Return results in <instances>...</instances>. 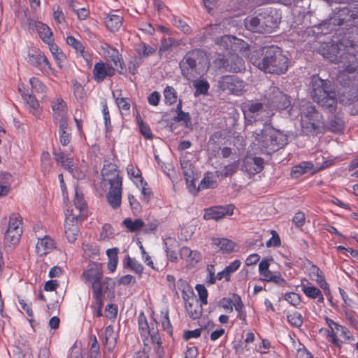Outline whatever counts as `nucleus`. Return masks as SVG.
<instances>
[{
    "mask_svg": "<svg viewBox=\"0 0 358 358\" xmlns=\"http://www.w3.org/2000/svg\"><path fill=\"white\" fill-rule=\"evenodd\" d=\"M53 156L55 162L60 164L63 169L71 174H74L76 166L70 155L62 151H54Z\"/></svg>",
    "mask_w": 358,
    "mask_h": 358,
    "instance_id": "obj_25",
    "label": "nucleus"
},
{
    "mask_svg": "<svg viewBox=\"0 0 358 358\" xmlns=\"http://www.w3.org/2000/svg\"><path fill=\"white\" fill-rule=\"evenodd\" d=\"M209 65L206 52L200 48L187 51L179 63L181 74L189 81L205 74Z\"/></svg>",
    "mask_w": 358,
    "mask_h": 358,
    "instance_id": "obj_2",
    "label": "nucleus"
},
{
    "mask_svg": "<svg viewBox=\"0 0 358 358\" xmlns=\"http://www.w3.org/2000/svg\"><path fill=\"white\" fill-rule=\"evenodd\" d=\"M264 104L271 111L282 110L290 106L291 101L278 87L271 86L265 92Z\"/></svg>",
    "mask_w": 358,
    "mask_h": 358,
    "instance_id": "obj_9",
    "label": "nucleus"
},
{
    "mask_svg": "<svg viewBox=\"0 0 358 358\" xmlns=\"http://www.w3.org/2000/svg\"><path fill=\"white\" fill-rule=\"evenodd\" d=\"M325 322L329 327L327 330V338L335 346L341 348L342 346L343 338L344 341H353L354 338L349 329L342 325L336 323L334 320L329 317H325Z\"/></svg>",
    "mask_w": 358,
    "mask_h": 358,
    "instance_id": "obj_10",
    "label": "nucleus"
},
{
    "mask_svg": "<svg viewBox=\"0 0 358 358\" xmlns=\"http://www.w3.org/2000/svg\"><path fill=\"white\" fill-rule=\"evenodd\" d=\"M105 334V345L108 351L111 352L114 350L117 343V336L111 325L107 326L104 330Z\"/></svg>",
    "mask_w": 358,
    "mask_h": 358,
    "instance_id": "obj_39",
    "label": "nucleus"
},
{
    "mask_svg": "<svg viewBox=\"0 0 358 358\" xmlns=\"http://www.w3.org/2000/svg\"><path fill=\"white\" fill-rule=\"evenodd\" d=\"M262 33H271L278 27L280 21L271 14L261 13Z\"/></svg>",
    "mask_w": 358,
    "mask_h": 358,
    "instance_id": "obj_29",
    "label": "nucleus"
},
{
    "mask_svg": "<svg viewBox=\"0 0 358 358\" xmlns=\"http://www.w3.org/2000/svg\"><path fill=\"white\" fill-rule=\"evenodd\" d=\"M127 173L128 177L131 180H132L136 185H138V182H143L144 180L142 177V173L141 170L138 169L137 166H135L132 164H129L127 168Z\"/></svg>",
    "mask_w": 358,
    "mask_h": 358,
    "instance_id": "obj_42",
    "label": "nucleus"
},
{
    "mask_svg": "<svg viewBox=\"0 0 358 358\" xmlns=\"http://www.w3.org/2000/svg\"><path fill=\"white\" fill-rule=\"evenodd\" d=\"M22 233L7 230L5 233L3 243L6 247L15 246L20 242Z\"/></svg>",
    "mask_w": 358,
    "mask_h": 358,
    "instance_id": "obj_44",
    "label": "nucleus"
},
{
    "mask_svg": "<svg viewBox=\"0 0 358 358\" xmlns=\"http://www.w3.org/2000/svg\"><path fill=\"white\" fill-rule=\"evenodd\" d=\"M222 31L223 29L221 24H213L206 27L205 34L206 36H213L217 34L222 33Z\"/></svg>",
    "mask_w": 358,
    "mask_h": 358,
    "instance_id": "obj_62",
    "label": "nucleus"
},
{
    "mask_svg": "<svg viewBox=\"0 0 358 358\" xmlns=\"http://www.w3.org/2000/svg\"><path fill=\"white\" fill-rule=\"evenodd\" d=\"M7 230L22 233V218L18 213L10 215Z\"/></svg>",
    "mask_w": 358,
    "mask_h": 358,
    "instance_id": "obj_41",
    "label": "nucleus"
},
{
    "mask_svg": "<svg viewBox=\"0 0 358 358\" xmlns=\"http://www.w3.org/2000/svg\"><path fill=\"white\" fill-rule=\"evenodd\" d=\"M135 51L140 58L148 57L157 51V46H151L143 41L136 44Z\"/></svg>",
    "mask_w": 358,
    "mask_h": 358,
    "instance_id": "obj_36",
    "label": "nucleus"
},
{
    "mask_svg": "<svg viewBox=\"0 0 358 358\" xmlns=\"http://www.w3.org/2000/svg\"><path fill=\"white\" fill-rule=\"evenodd\" d=\"M81 280L91 287L92 292L108 290V282L111 279L103 277L101 264L90 262L80 275Z\"/></svg>",
    "mask_w": 358,
    "mask_h": 358,
    "instance_id": "obj_7",
    "label": "nucleus"
},
{
    "mask_svg": "<svg viewBox=\"0 0 358 358\" xmlns=\"http://www.w3.org/2000/svg\"><path fill=\"white\" fill-rule=\"evenodd\" d=\"M215 63L220 69L230 72L238 73L245 69L244 60L236 53L219 55Z\"/></svg>",
    "mask_w": 358,
    "mask_h": 358,
    "instance_id": "obj_12",
    "label": "nucleus"
},
{
    "mask_svg": "<svg viewBox=\"0 0 358 358\" xmlns=\"http://www.w3.org/2000/svg\"><path fill=\"white\" fill-rule=\"evenodd\" d=\"M125 265L140 276L143 273V266L138 260L129 256H127L125 259Z\"/></svg>",
    "mask_w": 358,
    "mask_h": 358,
    "instance_id": "obj_48",
    "label": "nucleus"
},
{
    "mask_svg": "<svg viewBox=\"0 0 358 358\" xmlns=\"http://www.w3.org/2000/svg\"><path fill=\"white\" fill-rule=\"evenodd\" d=\"M311 96L315 102L328 110L334 112L337 107L336 92L331 83L328 80H324L317 75L311 78Z\"/></svg>",
    "mask_w": 358,
    "mask_h": 358,
    "instance_id": "obj_5",
    "label": "nucleus"
},
{
    "mask_svg": "<svg viewBox=\"0 0 358 358\" xmlns=\"http://www.w3.org/2000/svg\"><path fill=\"white\" fill-rule=\"evenodd\" d=\"M87 213L88 211L83 210L82 208H80L73 206V207L65 210V219L71 220V222H80L87 217Z\"/></svg>",
    "mask_w": 358,
    "mask_h": 358,
    "instance_id": "obj_33",
    "label": "nucleus"
},
{
    "mask_svg": "<svg viewBox=\"0 0 358 358\" xmlns=\"http://www.w3.org/2000/svg\"><path fill=\"white\" fill-rule=\"evenodd\" d=\"M233 306L235 310L238 312L237 317L243 322V324L247 325V313L239 295H233Z\"/></svg>",
    "mask_w": 358,
    "mask_h": 358,
    "instance_id": "obj_35",
    "label": "nucleus"
},
{
    "mask_svg": "<svg viewBox=\"0 0 358 358\" xmlns=\"http://www.w3.org/2000/svg\"><path fill=\"white\" fill-rule=\"evenodd\" d=\"M235 206L233 204L224 206H215L205 209L203 219L206 220H213L218 221L226 216L234 214Z\"/></svg>",
    "mask_w": 358,
    "mask_h": 358,
    "instance_id": "obj_17",
    "label": "nucleus"
},
{
    "mask_svg": "<svg viewBox=\"0 0 358 358\" xmlns=\"http://www.w3.org/2000/svg\"><path fill=\"white\" fill-rule=\"evenodd\" d=\"M260 280L262 281L273 282L277 285L283 286L286 280L282 277L279 271H271L269 268L259 273Z\"/></svg>",
    "mask_w": 358,
    "mask_h": 358,
    "instance_id": "obj_30",
    "label": "nucleus"
},
{
    "mask_svg": "<svg viewBox=\"0 0 358 358\" xmlns=\"http://www.w3.org/2000/svg\"><path fill=\"white\" fill-rule=\"evenodd\" d=\"M123 18L121 15L108 13L104 17V23L111 32L117 31L122 25Z\"/></svg>",
    "mask_w": 358,
    "mask_h": 358,
    "instance_id": "obj_32",
    "label": "nucleus"
},
{
    "mask_svg": "<svg viewBox=\"0 0 358 358\" xmlns=\"http://www.w3.org/2000/svg\"><path fill=\"white\" fill-rule=\"evenodd\" d=\"M73 91L74 96L77 99L82 100L85 97V91L84 87L77 80H72Z\"/></svg>",
    "mask_w": 358,
    "mask_h": 358,
    "instance_id": "obj_56",
    "label": "nucleus"
},
{
    "mask_svg": "<svg viewBox=\"0 0 358 358\" xmlns=\"http://www.w3.org/2000/svg\"><path fill=\"white\" fill-rule=\"evenodd\" d=\"M195 288L199 296V303L203 305H207L208 293L206 287L203 285L199 284L197 285Z\"/></svg>",
    "mask_w": 358,
    "mask_h": 358,
    "instance_id": "obj_60",
    "label": "nucleus"
},
{
    "mask_svg": "<svg viewBox=\"0 0 358 358\" xmlns=\"http://www.w3.org/2000/svg\"><path fill=\"white\" fill-rule=\"evenodd\" d=\"M292 224L296 228L301 229L306 223V215L301 210H298L292 219Z\"/></svg>",
    "mask_w": 358,
    "mask_h": 358,
    "instance_id": "obj_58",
    "label": "nucleus"
},
{
    "mask_svg": "<svg viewBox=\"0 0 358 358\" xmlns=\"http://www.w3.org/2000/svg\"><path fill=\"white\" fill-rule=\"evenodd\" d=\"M138 331L141 336L143 344L149 348H153L156 351L161 348V338L158 332L156 321L148 322L143 311L138 317Z\"/></svg>",
    "mask_w": 358,
    "mask_h": 358,
    "instance_id": "obj_8",
    "label": "nucleus"
},
{
    "mask_svg": "<svg viewBox=\"0 0 358 358\" xmlns=\"http://www.w3.org/2000/svg\"><path fill=\"white\" fill-rule=\"evenodd\" d=\"M287 320L289 324L294 327H300L303 322L302 315L297 311L288 313Z\"/></svg>",
    "mask_w": 358,
    "mask_h": 358,
    "instance_id": "obj_50",
    "label": "nucleus"
},
{
    "mask_svg": "<svg viewBox=\"0 0 358 358\" xmlns=\"http://www.w3.org/2000/svg\"><path fill=\"white\" fill-rule=\"evenodd\" d=\"M78 222H71L65 219L64 232L69 243H74L79 232Z\"/></svg>",
    "mask_w": 358,
    "mask_h": 358,
    "instance_id": "obj_34",
    "label": "nucleus"
},
{
    "mask_svg": "<svg viewBox=\"0 0 358 358\" xmlns=\"http://www.w3.org/2000/svg\"><path fill=\"white\" fill-rule=\"evenodd\" d=\"M107 290L92 292L93 302L90 306L94 317H100L102 316V308L103 306L104 294Z\"/></svg>",
    "mask_w": 358,
    "mask_h": 358,
    "instance_id": "obj_28",
    "label": "nucleus"
},
{
    "mask_svg": "<svg viewBox=\"0 0 358 358\" xmlns=\"http://www.w3.org/2000/svg\"><path fill=\"white\" fill-rule=\"evenodd\" d=\"M82 248L85 253L89 257L96 256L99 254V248L88 243H83Z\"/></svg>",
    "mask_w": 358,
    "mask_h": 358,
    "instance_id": "obj_61",
    "label": "nucleus"
},
{
    "mask_svg": "<svg viewBox=\"0 0 358 358\" xmlns=\"http://www.w3.org/2000/svg\"><path fill=\"white\" fill-rule=\"evenodd\" d=\"M343 45L331 42L324 43L320 45L318 52L327 59L332 63L338 64L343 71L352 73L357 67V57L355 54L341 49Z\"/></svg>",
    "mask_w": 358,
    "mask_h": 358,
    "instance_id": "obj_3",
    "label": "nucleus"
},
{
    "mask_svg": "<svg viewBox=\"0 0 358 358\" xmlns=\"http://www.w3.org/2000/svg\"><path fill=\"white\" fill-rule=\"evenodd\" d=\"M73 206L77 208H82L83 210L88 211L87 204L84 199L83 194L77 187L75 189Z\"/></svg>",
    "mask_w": 358,
    "mask_h": 358,
    "instance_id": "obj_52",
    "label": "nucleus"
},
{
    "mask_svg": "<svg viewBox=\"0 0 358 358\" xmlns=\"http://www.w3.org/2000/svg\"><path fill=\"white\" fill-rule=\"evenodd\" d=\"M253 144L262 154L271 155L287 144V137L272 127L265 125L260 131L253 133Z\"/></svg>",
    "mask_w": 358,
    "mask_h": 358,
    "instance_id": "obj_4",
    "label": "nucleus"
},
{
    "mask_svg": "<svg viewBox=\"0 0 358 358\" xmlns=\"http://www.w3.org/2000/svg\"><path fill=\"white\" fill-rule=\"evenodd\" d=\"M215 43L224 49L236 51L238 49L241 50L244 48L245 42L234 36L224 35L220 38H217Z\"/></svg>",
    "mask_w": 358,
    "mask_h": 358,
    "instance_id": "obj_20",
    "label": "nucleus"
},
{
    "mask_svg": "<svg viewBox=\"0 0 358 358\" xmlns=\"http://www.w3.org/2000/svg\"><path fill=\"white\" fill-rule=\"evenodd\" d=\"M313 168V164L309 162H303L292 168L291 176L294 178H298L301 176L307 173Z\"/></svg>",
    "mask_w": 358,
    "mask_h": 358,
    "instance_id": "obj_38",
    "label": "nucleus"
},
{
    "mask_svg": "<svg viewBox=\"0 0 358 358\" xmlns=\"http://www.w3.org/2000/svg\"><path fill=\"white\" fill-rule=\"evenodd\" d=\"M182 297L185 302V308L187 315L193 320L199 319L203 314V304L199 303L194 291L191 288L182 291Z\"/></svg>",
    "mask_w": 358,
    "mask_h": 358,
    "instance_id": "obj_11",
    "label": "nucleus"
},
{
    "mask_svg": "<svg viewBox=\"0 0 358 358\" xmlns=\"http://www.w3.org/2000/svg\"><path fill=\"white\" fill-rule=\"evenodd\" d=\"M217 86L222 91H229L231 94L240 95L245 91V83L236 76H222L220 78Z\"/></svg>",
    "mask_w": 358,
    "mask_h": 358,
    "instance_id": "obj_13",
    "label": "nucleus"
},
{
    "mask_svg": "<svg viewBox=\"0 0 358 358\" xmlns=\"http://www.w3.org/2000/svg\"><path fill=\"white\" fill-rule=\"evenodd\" d=\"M301 287L302 292L308 298L316 299L317 303H324V298L319 288L312 285L308 280L306 284L301 283Z\"/></svg>",
    "mask_w": 358,
    "mask_h": 358,
    "instance_id": "obj_27",
    "label": "nucleus"
},
{
    "mask_svg": "<svg viewBox=\"0 0 358 358\" xmlns=\"http://www.w3.org/2000/svg\"><path fill=\"white\" fill-rule=\"evenodd\" d=\"M301 127L305 134L317 136L322 132V116L310 102H306L301 108Z\"/></svg>",
    "mask_w": 358,
    "mask_h": 358,
    "instance_id": "obj_6",
    "label": "nucleus"
},
{
    "mask_svg": "<svg viewBox=\"0 0 358 358\" xmlns=\"http://www.w3.org/2000/svg\"><path fill=\"white\" fill-rule=\"evenodd\" d=\"M310 275L313 280L315 281L319 287L323 289L327 295L331 294L329 284L327 282L324 273L322 270L315 265H313L310 268Z\"/></svg>",
    "mask_w": 358,
    "mask_h": 358,
    "instance_id": "obj_24",
    "label": "nucleus"
},
{
    "mask_svg": "<svg viewBox=\"0 0 358 358\" xmlns=\"http://www.w3.org/2000/svg\"><path fill=\"white\" fill-rule=\"evenodd\" d=\"M27 62L43 73H48L53 71L48 57L39 49L31 50L28 53Z\"/></svg>",
    "mask_w": 358,
    "mask_h": 358,
    "instance_id": "obj_16",
    "label": "nucleus"
},
{
    "mask_svg": "<svg viewBox=\"0 0 358 358\" xmlns=\"http://www.w3.org/2000/svg\"><path fill=\"white\" fill-rule=\"evenodd\" d=\"M165 103L166 105H173L176 103L178 99L177 92L172 86H166L163 92Z\"/></svg>",
    "mask_w": 358,
    "mask_h": 358,
    "instance_id": "obj_47",
    "label": "nucleus"
},
{
    "mask_svg": "<svg viewBox=\"0 0 358 358\" xmlns=\"http://www.w3.org/2000/svg\"><path fill=\"white\" fill-rule=\"evenodd\" d=\"M52 110V119L59 127H64L68 122V106L66 101L61 96H57L50 101Z\"/></svg>",
    "mask_w": 358,
    "mask_h": 358,
    "instance_id": "obj_14",
    "label": "nucleus"
},
{
    "mask_svg": "<svg viewBox=\"0 0 358 358\" xmlns=\"http://www.w3.org/2000/svg\"><path fill=\"white\" fill-rule=\"evenodd\" d=\"M66 43L76 50V52H83L85 50L83 44L73 36H68L66 38Z\"/></svg>",
    "mask_w": 358,
    "mask_h": 358,
    "instance_id": "obj_57",
    "label": "nucleus"
},
{
    "mask_svg": "<svg viewBox=\"0 0 358 358\" xmlns=\"http://www.w3.org/2000/svg\"><path fill=\"white\" fill-rule=\"evenodd\" d=\"M46 44L48 45L49 50H50V52L52 53L56 63L58 64V66H60L59 62H61L65 59L64 55L63 54V52L62 51H60L58 45L56 43H55L54 38L52 39L51 42H50L49 43H46Z\"/></svg>",
    "mask_w": 358,
    "mask_h": 358,
    "instance_id": "obj_51",
    "label": "nucleus"
},
{
    "mask_svg": "<svg viewBox=\"0 0 358 358\" xmlns=\"http://www.w3.org/2000/svg\"><path fill=\"white\" fill-rule=\"evenodd\" d=\"M113 229L110 224H104L100 233L101 240H107L113 237Z\"/></svg>",
    "mask_w": 358,
    "mask_h": 358,
    "instance_id": "obj_63",
    "label": "nucleus"
},
{
    "mask_svg": "<svg viewBox=\"0 0 358 358\" xmlns=\"http://www.w3.org/2000/svg\"><path fill=\"white\" fill-rule=\"evenodd\" d=\"M68 127V122H66V124L64 127H59V137L60 143L65 146L67 145L71 140V135L70 133L67 132L66 129Z\"/></svg>",
    "mask_w": 358,
    "mask_h": 358,
    "instance_id": "obj_54",
    "label": "nucleus"
},
{
    "mask_svg": "<svg viewBox=\"0 0 358 358\" xmlns=\"http://www.w3.org/2000/svg\"><path fill=\"white\" fill-rule=\"evenodd\" d=\"M122 186H110L106 201L113 209H117L122 203Z\"/></svg>",
    "mask_w": 358,
    "mask_h": 358,
    "instance_id": "obj_22",
    "label": "nucleus"
},
{
    "mask_svg": "<svg viewBox=\"0 0 358 358\" xmlns=\"http://www.w3.org/2000/svg\"><path fill=\"white\" fill-rule=\"evenodd\" d=\"M212 241V243L218 248L219 251L223 254L231 253L236 246V243L234 241L225 238H215Z\"/></svg>",
    "mask_w": 358,
    "mask_h": 358,
    "instance_id": "obj_31",
    "label": "nucleus"
},
{
    "mask_svg": "<svg viewBox=\"0 0 358 358\" xmlns=\"http://www.w3.org/2000/svg\"><path fill=\"white\" fill-rule=\"evenodd\" d=\"M283 299L288 303L296 308H297L301 303V296L298 293L294 292H286L283 295Z\"/></svg>",
    "mask_w": 358,
    "mask_h": 358,
    "instance_id": "obj_53",
    "label": "nucleus"
},
{
    "mask_svg": "<svg viewBox=\"0 0 358 358\" xmlns=\"http://www.w3.org/2000/svg\"><path fill=\"white\" fill-rule=\"evenodd\" d=\"M101 50L108 62L114 64V66H120L122 69V64L123 62L122 55L117 48L112 47L106 43H103L101 45Z\"/></svg>",
    "mask_w": 358,
    "mask_h": 358,
    "instance_id": "obj_21",
    "label": "nucleus"
},
{
    "mask_svg": "<svg viewBox=\"0 0 358 358\" xmlns=\"http://www.w3.org/2000/svg\"><path fill=\"white\" fill-rule=\"evenodd\" d=\"M348 106L349 107L350 113L352 115H358V92L355 95H350L348 98Z\"/></svg>",
    "mask_w": 358,
    "mask_h": 358,
    "instance_id": "obj_59",
    "label": "nucleus"
},
{
    "mask_svg": "<svg viewBox=\"0 0 358 358\" xmlns=\"http://www.w3.org/2000/svg\"><path fill=\"white\" fill-rule=\"evenodd\" d=\"M193 86L194 87L196 91L194 92V96H198L201 94L206 95L208 94V90L210 88V85L206 80H196L193 83Z\"/></svg>",
    "mask_w": 358,
    "mask_h": 358,
    "instance_id": "obj_49",
    "label": "nucleus"
},
{
    "mask_svg": "<svg viewBox=\"0 0 358 358\" xmlns=\"http://www.w3.org/2000/svg\"><path fill=\"white\" fill-rule=\"evenodd\" d=\"M121 91L116 90L113 92V97L115 99V101L120 110H124L126 112H129L130 110V103L128 98L121 97Z\"/></svg>",
    "mask_w": 358,
    "mask_h": 358,
    "instance_id": "obj_45",
    "label": "nucleus"
},
{
    "mask_svg": "<svg viewBox=\"0 0 358 358\" xmlns=\"http://www.w3.org/2000/svg\"><path fill=\"white\" fill-rule=\"evenodd\" d=\"M31 25L35 29L39 38L44 43H49L54 38L51 29L46 24L34 21Z\"/></svg>",
    "mask_w": 358,
    "mask_h": 358,
    "instance_id": "obj_26",
    "label": "nucleus"
},
{
    "mask_svg": "<svg viewBox=\"0 0 358 358\" xmlns=\"http://www.w3.org/2000/svg\"><path fill=\"white\" fill-rule=\"evenodd\" d=\"M29 83L32 90L36 93H45L47 89L44 85L38 78L31 77L29 79Z\"/></svg>",
    "mask_w": 358,
    "mask_h": 358,
    "instance_id": "obj_55",
    "label": "nucleus"
},
{
    "mask_svg": "<svg viewBox=\"0 0 358 358\" xmlns=\"http://www.w3.org/2000/svg\"><path fill=\"white\" fill-rule=\"evenodd\" d=\"M123 225L129 232H137L140 231L144 226L145 222L141 219H136L133 220L130 217L125 218L122 222Z\"/></svg>",
    "mask_w": 358,
    "mask_h": 358,
    "instance_id": "obj_40",
    "label": "nucleus"
},
{
    "mask_svg": "<svg viewBox=\"0 0 358 358\" xmlns=\"http://www.w3.org/2000/svg\"><path fill=\"white\" fill-rule=\"evenodd\" d=\"M245 28L252 32L262 33L260 13L257 16H249L244 20Z\"/></svg>",
    "mask_w": 358,
    "mask_h": 358,
    "instance_id": "obj_37",
    "label": "nucleus"
},
{
    "mask_svg": "<svg viewBox=\"0 0 358 358\" xmlns=\"http://www.w3.org/2000/svg\"><path fill=\"white\" fill-rule=\"evenodd\" d=\"M346 320L348 324L355 329L358 330V316L354 311L345 313Z\"/></svg>",
    "mask_w": 358,
    "mask_h": 358,
    "instance_id": "obj_64",
    "label": "nucleus"
},
{
    "mask_svg": "<svg viewBox=\"0 0 358 358\" xmlns=\"http://www.w3.org/2000/svg\"><path fill=\"white\" fill-rule=\"evenodd\" d=\"M53 165L50 154L44 151L41 155V170L44 175L48 173Z\"/></svg>",
    "mask_w": 358,
    "mask_h": 358,
    "instance_id": "obj_46",
    "label": "nucleus"
},
{
    "mask_svg": "<svg viewBox=\"0 0 358 358\" xmlns=\"http://www.w3.org/2000/svg\"><path fill=\"white\" fill-rule=\"evenodd\" d=\"M264 159L262 157H255L251 162H248L245 165L246 170L251 174H256L264 169Z\"/></svg>",
    "mask_w": 358,
    "mask_h": 358,
    "instance_id": "obj_43",
    "label": "nucleus"
},
{
    "mask_svg": "<svg viewBox=\"0 0 358 358\" xmlns=\"http://www.w3.org/2000/svg\"><path fill=\"white\" fill-rule=\"evenodd\" d=\"M259 57L252 55V64L266 73L281 75L285 73L289 68V58L282 50L275 45L263 47Z\"/></svg>",
    "mask_w": 358,
    "mask_h": 358,
    "instance_id": "obj_1",
    "label": "nucleus"
},
{
    "mask_svg": "<svg viewBox=\"0 0 358 358\" xmlns=\"http://www.w3.org/2000/svg\"><path fill=\"white\" fill-rule=\"evenodd\" d=\"M120 66H114V64L99 60L97 62L92 70L93 79L96 83L103 82L106 78H111L115 76L116 70Z\"/></svg>",
    "mask_w": 358,
    "mask_h": 358,
    "instance_id": "obj_15",
    "label": "nucleus"
},
{
    "mask_svg": "<svg viewBox=\"0 0 358 358\" xmlns=\"http://www.w3.org/2000/svg\"><path fill=\"white\" fill-rule=\"evenodd\" d=\"M101 174L103 180L107 182L110 186H122V178L115 164L109 163L104 165Z\"/></svg>",
    "mask_w": 358,
    "mask_h": 358,
    "instance_id": "obj_18",
    "label": "nucleus"
},
{
    "mask_svg": "<svg viewBox=\"0 0 358 358\" xmlns=\"http://www.w3.org/2000/svg\"><path fill=\"white\" fill-rule=\"evenodd\" d=\"M18 90L29 113L36 118L40 119L43 113V108L36 96L33 94L22 92L20 87Z\"/></svg>",
    "mask_w": 358,
    "mask_h": 358,
    "instance_id": "obj_19",
    "label": "nucleus"
},
{
    "mask_svg": "<svg viewBox=\"0 0 358 358\" xmlns=\"http://www.w3.org/2000/svg\"><path fill=\"white\" fill-rule=\"evenodd\" d=\"M56 248L55 241L49 236H45L41 238H38L35 251L36 254L41 257L51 252Z\"/></svg>",
    "mask_w": 358,
    "mask_h": 358,
    "instance_id": "obj_23",
    "label": "nucleus"
}]
</instances>
